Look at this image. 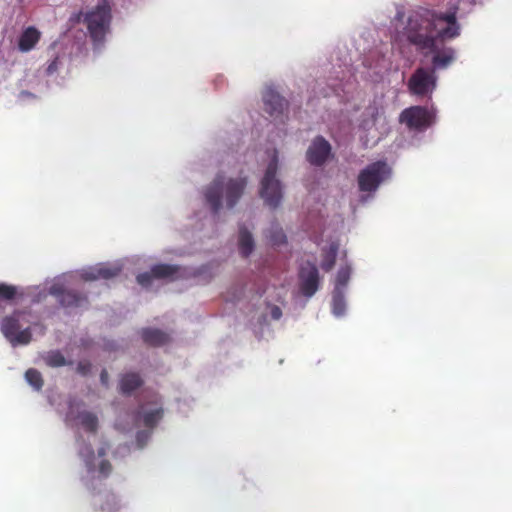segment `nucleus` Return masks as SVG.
<instances>
[{"mask_svg": "<svg viewBox=\"0 0 512 512\" xmlns=\"http://www.w3.org/2000/svg\"><path fill=\"white\" fill-rule=\"evenodd\" d=\"M239 252L243 257H248L254 250V240L251 233L244 226L239 228Z\"/></svg>", "mask_w": 512, "mask_h": 512, "instance_id": "nucleus-20", "label": "nucleus"}, {"mask_svg": "<svg viewBox=\"0 0 512 512\" xmlns=\"http://www.w3.org/2000/svg\"><path fill=\"white\" fill-rule=\"evenodd\" d=\"M441 43L436 44L435 50H426L422 52L425 56L428 54H432V65L431 69H445L447 68L455 59V51L451 47H442L440 48Z\"/></svg>", "mask_w": 512, "mask_h": 512, "instance_id": "nucleus-13", "label": "nucleus"}, {"mask_svg": "<svg viewBox=\"0 0 512 512\" xmlns=\"http://www.w3.org/2000/svg\"><path fill=\"white\" fill-rule=\"evenodd\" d=\"M141 337L145 344L154 347L163 346L170 341V336L167 333L155 328L142 329Z\"/></svg>", "mask_w": 512, "mask_h": 512, "instance_id": "nucleus-16", "label": "nucleus"}, {"mask_svg": "<svg viewBox=\"0 0 512 512\" xmlns=\"http://www.w3.org/2000/svg\"><path fill=\"white\" fill-rule=\"evenodd\" d=\"M181 268L173 264H156L152 267V273L155 279H167L170 281L178 279Z\"/></svg>", "mask_w": 512, "mask_h": 512, "instance_id": "nucleus-19", "label": "nucleus"}, {"mask_svg": "<svg viewBox=\"0 0 512 512\" xmlns=\"http://www.w3.org/2000/svg\"><path fill=\"white\" fill-rule=\"evenodd\" d=\"M436 87V75L434 69L417 68L408 81V89L411 94L426 96L431 94Z\"/></svg>", "mask_w": 512, "mask_h": 512, "instance_id": "nucleus-7", "label": "nucleus"}, {"mask_svg": "<svg viewBox=\"0 0 512 512\" xmlns=\"http://www.w3.org/2000/svg\"><path fill=\"white\" fill-rule=\"evenodd\" d=\"M459 0L443 13L428 8L412 11L402 34L417 51L435 50L437 43H444L460 35V24L457 21Z\"/></svg>", "mask_w": 512, "mask_h": 512, "instance_id": "nucleus-1", "label": "nucleus"}, {"mask_svg": "<svg viewBox=\"0 0 512 512\" xmlns=\"http://www.w3.org/2000/svg\"><path fill=\"white\" fill-rule=\"evenodd\" d=\"M247 186L246 177L226 178L217 174L214 180L206 187L204 196L212 212L217 214L225 201L227 208H233L242 197Z\"/></svg>", "mask_w": 512, "mask_h": 512, "instance_id": "nucleus-2", "label": "nucleus"}, {"mask_svg": "<svg viewBox=\"0 0 512 512\" xmlns=\"http://www.w3.org/2000/svg\"><path fill=\"white\" fill-rule=\"evenodd\" d=\"M351 270L348 266L342 267L337 272L335 290L342 291L348 284Z\"/></svg>", "mask_w": 512, "mask_h": 512, "instance_id": "nucleus-26", "label": "nucleus"}, {"mask_svg": "<svg viewBox=\"0 0 512 512\" xmlns=\"http://www.w3.org/2000/svg\"><path fill=\"white\" fill-rule=\"evenodd\" d=\"M98 455H99L100 457L105 456V455H106V449H105L104 447H102V448L98 449Z\"/></svg>", "mask_w": 512, "mask_h": 512, "instance_id": "nucleus-37", "label": "nucleus"}, {"mask_svg": "<svg viewBox=\"0 0 512 512\" xmlns=\"http://www.w3.org/2000/svg\"><path fill=\"white\" fill-rule=\"evenodd\" d=\"M399 121L411 130H423L432 125L434 115L426 107L411 106L401 112Z\"/></svg>", "mask_w": 512, "mask_h": 512, "instance_id": "nucleus-8", "label": "nucleus"}, {"mask_svg": "<svg viewBox=\"0 0 512 512\" xmlns=\"http://www.w3.org/2000/svg\"><path fill=\"white\" fill-rule=\"evenodd\" d=\"M58 68V61L54 59L47 67V74H53Z\"/></svg>", "mask_w": 512, "mask_h": 512, "instance_id": "nucleus-36", "label": "nucleus"}, {"mask_svg": "<svg viewBox=\"0 0 512 512\" xmlns=\"http://www.w3.org/2000/svg\"><path fill=\"white\" fill-rule=\"evenodd\" d=\"M144 381L139 373L128 372L122 374L119 379V392L123 395H130L143 385Z\"/></svg>", "mask_w": 512, "mask_h": 512, "instance_id": "nucleus-15", "label": "nucleus"}, {"mask_svg": "<svg viewBox=\"0 0 512 512\" xmlns=\"http://www.w3.org/2000/svg\"><path fill=\"white\" fill-rule=\"evenodd\" d=\"M267 237L273 245H281L286 242V235L284 234L283 230L277 226L272 227L269 230Z\"/></svg>", "mask_w": 512, "mask_h": 512, "instance_id": "nucleus-28", "label": "nucleus"}, {"mask_svg": "<svg viewBox=\"0 0 512 512\" xmlns=\"http://www.w3.org/2000/svg\"><path fill=\"white\" fill-rule=\"evenodd\" d=\"M91 371V363L89 361H80L77 365V372L81 375H87Z\"/></svg>", "mask_w": 512, "mask_h": 512, "instance_id": "nucleus-32", "label": "nucleus"}, {"mask_svg": "<svg viewBox=\"0 0 512 512\" xmlns=\"http://www.w3.org/2000/svg\"><path fill=\"white\" fill-rule=\"evenodd\" d=\"M49 292L65 308H79L88 304V297L85 293L73 289H64L61 285L51 286Z\"/></svg>", "mask_w": 512, "mask_h": 512, "instance_id": "nucleus-9", "label": "nucleus"}, {"mask_svg": "<svg viewBox=\"0 0 512 512\" xmlns=\"http://www.w3.org/2000/svg\"><path fill=\"white\" fill-rule=\"evenodd\" d=\"M81 457L83 458L87 470L89 472L94 471V451L90 445H87L84 450L80 452Z\"/></svg>", "mask_w": 512, "mask_h": 512, "instance_id": "nucleus-29", "label": "nucleus"}, {"mask_svg": "<svg viewBox=\"0 0 512 512\" xmlns=\"http://www.w3.org/2000/svg\"><path fill=\"white\" fill-rule=\"evenodd\" d=\"M45 362L50 367H62L66 365V359L59 351H51L45 357Z\"/></svg>", "mask_w": 512, "mask_h": 512, "instance_id": "nucleus-27", "label": "nucleus"}, {"mask_svg": "<svg viewBox=\"0 0 512 512\" xmlns=\"http://www.w3.org/2000/svg\"><path fill=\"white\" fill-rule=\"evenodd\" d=\"M338 247L335 244H331L328 251L324 254L321 268L325 271H330L336 262Z\"/></svg>", "mask_w": 512, "mask_h": 512, "instance_id": "nucleus-23", "label": "nucleus"}, {"mask_svg": "<svg viewBox=\"0 0 512 512\" xmlns=\"http://www.w3.org/2000/svg\"><path fill=\"white\" fill-rule=\"evenodd\" d=\"M121 272V267L110 264H99L92 268L89 272L84 274L85 280H97V279H111L118 276Z\"/></svg>", "mask_w": 512, "mask_h": 512, "instance_id": "nucleus-14", "label": "nucleus"}, {"mask_svg": "<svg viewBox=\"0 0 512 512\" xmlns=\"http://www.w3.org/2000/svg\"><path fill=\"white\" fill-rule=\"evenodd\" d=\"M391 169L385 161H376L364 169L358 175V187L361 192L373 193L380 184L390 175Z\"/></svg>", "mask_w": 512, "mask_h": 512, "instance_id": "nucleus-6", "label": "nucleus"}, {"mask_svg": "<svg viewBox=\"0 0 512 512\" xmlns=\"http://www.w3.org/2000/svg\"><path fill=\"white\" fill-rule=\"evenodd\" d=\"M163 417V409L161 407L155 408L150 411H143V406L141 405L139 409L136 411L135 420H142L145 427L149 429H153L157 423Z\"/></svg>", "mask_w": 512, "mask_h": 512, "instance_id": "nucleus-18", "label": "nucleus"}, {"mask_svg": "<svg viewBox=\"0 0 512 512\" xmlns=\"http://www.w3.org/2000/svg\"><path fill=\"white\" fill-rule=\"evenodd\" d=\"M263 102L265 111L275 118L282 115L288 105L287 101L271 87L263 92Z\"/></svg>", "mask_w": 512, "mask_h": 512, "instance_id": "nucleus-12", "label": "nucleus"}, {"mask_svg": "<svg viewBox=\"0 0 512 512\" xmlns=\"http://www.w3.org/2000/svg\"><path fill=\"white\" fill-rule=\"evenodd\" d=\"M100 477L107 478L112 472V465L108 460H102L98 467Z\"/></svg>", "mask_w": 512, "mask_h": 512, "instance_id": "nucleus-31", "label": "nucleus"}, {"mask_svg": "<svg viewBox=\"0 0 512 512\" xmlns=\"http://www.w3.org/2000/svg\"><path fill=\"white\" fill-rule=\"evenodd\" d=\"M25 379L35 390L38 391L41 390L44 385L41 373L34 368H30L25 372Z\"/></svg>", "mask_w": 512, "mask_h": 512, "instance_id": "nucleus-24", "label": "nucleus"}, {"mask_svg": "<svg viewBox=\"0 0 512 512\" xmlns=\"http://www.w3.org/2000/svg\"><path fill=\"white\" fill-rule=\"evenodd\" d=\"M100 381H101V383L104 386L108 387V385H109V375H108V372H107L106 369H103L101 371V373H100Z\"/></svg>", "mask_w": 512, "mask_h": 512, "instance_id": "nucleus-35", "label": "nucleus"}, {"mask_svg": "<svg viewBox=\"0 0 512 512\" xmlns=\"http://www.w3.org/2000/svg\"><path fill=\"white\" fill-rule=\"evenodd\" d=\"M77 419L80 421L82 427L88 432H96L98 428V418L97 416L89 411L80 412L77 416Z\"/></svg>", "mask_w": 512, "mask_h": 512, "instance_id": "nucleus-22", "label": "nucleus"}, {"mask_svg": "<svg viewBox=\"0 0 512 512\" xmlns=\"http://www.w3.org/2000/svg\"><path fill=\"white\" fill-rule=\"evenodd\" d=\"M29 309H16L10 315L2 318L0 322V331L9 343L16 347L18 345H27L32 340V331L30 327L21 329V321L25 316H30Z\"/></svg>", "mask_w": 512, "mask_h": 512, "instance_id": "nucleus-3", "label": "nucleus"}, {"mask_svg": "<svg viewBox=\"0 0 512 512\" xmlns=\"http://www.w3.org/2000/svg\"><path fill=\"white\" fill-rule=\"evenodd\" d=\"M111 6L108 0H100L96 7L84 15L89 35L93 42L102 43L111 23Z\"/></svg>", "mask_w": 512, "mask_h": 512, "instance_id": "nucleus-4", "label": "nucleus"}, {"mask_svg": "<svg viewBox=\"0 0 512 512\" xmlns=\"http://www.w3.org/2000/svg\"><path fill=\"white\" fill-rule=\"evenodd\" d=\"M150 437V432L147 431H139L136 435L137 442L140 447H143Z\"/></svg>", "mask_w": 512, "mask_h": 512, "instance_id": "nucleus-33", "label": "nucleus"}, {"mask_svg": "<svg viewBox=\"0 0 512 512\" xmlns=\"http://www.w3.org/2000/svg\"><path fill=\"white\" fill-rule=\"evenodd\" d=\"M300 291L305 297H312L319 288V272L315 264L307 262L299 271Z\"/></svg>", "mask_w": 512, "mask_h": 512, "instance_id": "nucleus-10", "label": "nucleus"}, {"mask_svg": "<svg viewBox=\"0 0 512 512\" xmlns=\"http://www.w3.org/2000/svg\"><path fill=\"white\" fill-rule=\"evenodd\" d=\"M331 154L330 143L322 136H317L306 152L307 161L314 166H322Z\"/></svg>", "mask_w": 512, "mask_h": 512, "instance_id": "nucleus-11", "label": "nucleus"}, {"mask_svg": "<svg viewBox=\"0 0 512 512\" xmlns=\"http://www.w3.org/2000/svg\"><path fill=\"white\" fill-rule=\"evenodd\" d=\"M332 310L336 316H342L345 312V300L343 291L334 290L332 297Z\"/></svg>", "mask_w": 512, "mask_h": 512, "instance_id": "nucleus-25", "label": "nucleus"}, {"mask_svg": "<svg viewBox=\"0 0 512 512\" xmlns=\"http://www.w3.org/2000/svg\"><path fill=\"white\" fill-rule=\"evenodd\" d=\"M278 170V155L274 154L267 166L264 177L261 181L260 196L265 204L271 209H276L283 198L282 185L279 179L276 178Z\"/></svg>", "mask_w": 512, "mask_h": 512, "instance_id": "nucleus-5", "label": "nucleus"}, {"mask_svg": "<svg viewBox=\"0 0 512 512\" xmlns=\"http://www.w3.org/2000/svg\"><path fill=\"white\" fill-rule=\"evenodd\" d=\"M153 279H155V277L152 273V269L150 270V272L140 273L137 276V282L142 287H145V288H148L152 284Z\"/></svg>", "mask_w": 512, "mask_h": 512, "instance_id": "nucleus-30", "label": "nucleus"}, {"mask_svg": "<svg viewBox=\"0 0 512 512\" xmlns=\"http://www.w3.org/2000/svg\"><path fill=\"white\" fill-rule=\"evenodd\" d=\"M101 512H117L120 509V504L117 496L112 492H107L100 499L98 508Z\"/></svg>", "mask_w": 512, "mask_h": 512, "instance_id": "nucleus-21", "label": "nucleus"}, {"mask_svg": "<svg viewBox=\"0 0 512 512\" xmlns=\"http://www.w3.org/2000/svg\"><path fill=\"white\" fill-rule=\"evenodd\" d=\"M270 314L273 320H279L282 316V310L280 309V307L273 305L271 306Z\"/></svg>", "mask_w": 512, "mask_h": 512, "instance_id": "nucleus-34", "label": "nucleus"}, {"mask_svg": "<svg viewBox=\"0 0 512 512\" xmlns=\"http://www.w3.org/2000/svg\"><path fill=\"white\" fill-rule=\"evenodd\" d=\"M40 32L33 26L26 28L19 37L18 48L21 52L32 50L39 42Z\"/></svg>", "mask_w": 512, "mask_h": 512, "instance_id": "nucleus-17", "label": "nucleus"}]
</instances>
